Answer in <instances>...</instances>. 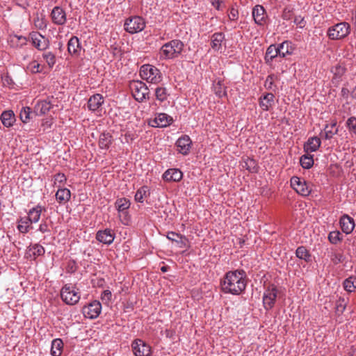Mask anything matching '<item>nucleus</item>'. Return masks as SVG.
I'll return each mask as SVG.
<instances>
[{"label": "nucleus", "mask_w": 356, "mask_h": 356, "mask_svg": "<svg viewBox=\"0 0 356 356\" xmlns=\"http://www.w3.org/2000/svg\"><path fill=\"white\" fill-rule=\"evenodd\" d=\"M184 44L179 40H172L164 44L159 51L160 58L172 59L179 56L183 51Z\"/></svg>", "instance_id": "2"}, {"label": "nucleus", "mask_w": 356, "mask_h": 356, "mask_svg": "<svg viewBox=\"0 0 356 356\" xmlns=\"http://www.w3.org/2000/svg\"><path fill=\"white\" fill-rule=\"evenodd\" d=\"M102 300L106 302L111 300L112 298V294L111 291H103L101 295Z\"/></svg>", "instance_id": "57"}, {"label": "nucleus", "mask_w": 356, "mask_h": 356, "mask_svg": "<svg viewBox=\"0 0 356 356\" xmlns=\"http://www.w3.org/2000/svg\"><path fill=\"white\" fill-rule=\"evenodd\" d=\"M62 300L68 305H74L80 300V293L76 291H60Z\"/></svg>", "instance_id": "12"}, {"label": "nucleus", "mask_w": 356, "mask_h": 356, "mask_svg": "<svg viewBox=\"0 0 356 356\" xmlns=\"http://www.w3.org/2000/svg\"><path fill=\"white\" fill-rule=\"evenodd\" d=\"M129 88L133 97L137 102H142L149 98V89L144 82L132 81L129 84Z\"/></svg>", "instance_id": "3"}, {"label": "nucleus", "mask_w": 356, "mask_h": 356, "mask_svg": "<svg viewBox=\"0 0 356 356\" xmlns=\"http://www.w3.org/2000/svg\"><path fill=\"white\" fill-rule=\"evenodd\" d=\"M102 311V305L99 301L94 300L82 308L83 316L90 319L97 318Z\"/></svg>", "instance_id": "9"}, {"label": "nucleus", "mask_w": 356, "mask_h": 356, "mask_svg": "<svg viewBox=\"0 0 356 356\" xmlns=\"http://www.w3.org/2000/svg\"><path fill=\"white\" fill-rule=\"evenodd\" d=\"M225 40V35L222 32H217L211 35V46L215 51H219L221 49L222 43Z\"/></svg>", "instance_id": "29"}, {"label": "nucleus", "mask_w": 356, "mask_h": 356, "mask_svg": "<svg viewBox=\"0 0 356 356\" xmlns=\"http://www.w3.org/2000/svg\"><path fill=\"white\" fill-rule=\"evenodd\" d=\"M296 254L298 258L303 259L306 262L311 261L312 255L305 246L298 247L296 251Z\"/></svg>", "instance_id": "37"}, {"label": "nucleus", "mask_w": 356, "mask_h": 356, "mask_svg": "<svg viewBox=\"0 0 356 356\" xmlns=\"http://www.w3.org/2000/svg\"><path fill=\"white\" fill-rule=\"evenodd\" d=\"M52 119H45L42 121L41 127L44 131H47L48 129H51V127L52 125Z\"/></svg>", "instance_id": "56"}, {"label": "nucleus", "mask_w": 356, "mask_h": 356, "mask_svg": "<svg viewBox=\"0 0 356 356\" xmlns=\"http://www.w3.org/2000/svg\"><path fill=\"white\" fill-rule=\"evenodd\" d=\"M243 167L252 173L257 172L259 169L256 160L249 157L244 161V165H243Z\"/></svg>", "instance_id": "38"}, {"label": "nucleus", "mask_w": 356, "mask_h": 356, "mask_svg": "<svg viewBox=\"0 0 356 356\" xmlns=\"http://www.w3.org/2000/svg\"><path fill=\"white\" fill-rule=\"evenodd\" d=\"M279 56L278 46L276 44H270L266 51L264 56L266 63L270 64L273 60Z\"/></svg>", "instance_id": "32"}, {"label": "nucleus", "mask_w": 356, "mask_h": 356, "mask_svg": "<svg viewBox=\"0 0 356 356\" xmlns=\"http://www.w3.org/2000/svg\"><path fill=\"white\" fill-rule=\"evenodd\" d=\"M341 93V96L347 99L348 97L350 92H349V90L348 88H342Z\"/></svg>", "instance_id": "62"}, {"label": "nucleus", "mask_w": 356, "mask_h": 356, "mask_svg": "<svg viewBox=\"0 0 356 356\" xmlns=\"http://www.w3.org/2000/svg\"><path fill=\"white\" fill-rule=\"evenodd\" d=\"M71 197V192L66 188H58L56 193V201L60 204H66Z\"/></svg>", "instance_id": "27"}, {"label": "nucleus", "mask_w": 356, "mask_h": 356, "mask_svg": "<svg viewBox=\"0 0 356 356\" xmlns=\"http://www.w3.org/2000/svg\"><path fill=\"white\" fill-rule=\"evenodd\" d=\"M29 252H31L35 258L36 257L43 255L45 251L44 248L41 245L35 244L29 249Z\"/></svg>", "instance_id": "45"}, {"label": "nucleus", "mask_w": 356, "mask_h": 356, "mask_svg": "<svg viewBox=\"0 0 356 356\" xmlns=\"http://www.w3.org/2000/svg\"><path fill=\"white\" fill-rule=\"evenodd\" d=\"M42 57L50 68H51L55 65L56 56L52 52L44 53L42 54Z\"/></svg>", "instance_id": "46"}, {"label": "nucleus", "mask_w": 356, "mask_h": 356, "mask_svg": "<svg viewBox=\"0 0 356 356\" xmlns=\"http://www.w3.org/2000/svg\"><path fill=\"white\" fill-rule=\"evenodd\" d=\"M63 342L60 339H55L51 342V354L52 356H60L62 353Z\"/></svg>", "instance_id": "36"}, {"label": "nucleus", "mask_w": 356, "mask_h": 356, "mask_svg": "<svg viewBox=\"0 0 356 356\" xmlns=\"http://www.w3.org/2000/svg\"><path fill=\"white\" fill-rule=\"evenodd\" d=\"M275 96L271 92L264 94L259 98V106L265 111H268L274 103Z\"/></svg>", "instance_id": "23"}, {"label": "nucleus", "mask_w": 356, "mask_h": 356, "mask_svg": "<svg viewBox=\"0 0 356 356\" xmlns=\"http://www.w3.org/2000/svg\"><path fill=\"white\" fill-rule=\"evenodd\" d=\"M131 348L135 356H150L152 354L151 347L140 339L132 342Z\"/></svg>", "instance_id": "10"}, {"label": "nucleus", "mask_w": 356, "mask_h": 356, "mask_svg": "<svg viewBox=\"0 0 356 356\" xmlns=\"http://www.w3.org/2000/svg\"><path fill=\"white\" fill-rule=\"evenodd\" d=\"M42 208L40 206H37L31 209L29 213L28 217L25 218L31 225L33 222H37L41 215Z\"/></svg>", "instance_id": "33"}, {"label": "nucleus", "mask_w": 356, "mask_h": 356, "mask_svg": "<svg viewBox=\"0 0 356 356\" xmlns=\"http://www.w3.org/2000/svg\"><path fill=\"white\" fill-rule=\"evenodd\" d=\"M145 27V20L143 17L139 16L129 18L124 23V29L131 34L143 31Z\"/></svg>", "instance_id": "6"}, {"label": "nucleus", "mask_w": 356, "mask_h": 356, "mask_svg": "<svg viewBox=\"0 0 356 356\" xmlns=\"http://www.w3.org/2000/svg\"><path fill=\"white\" fill-rule=\"evenodd\" d=\"M222 0H211V5L217 10H220V3Z\"/></svg>", "instance_id": "61"}, {"label": "nucleus", "mask_w": 356, "mask_h": 356, "mask_svg": "<svg viewBox=\"0 0 356 356\" xmlns=\"http://www.w3.org/2000/svg\"><path fill=\"white\" fill-rule=\"evenodd\" d=\"M275 291H266V293H264L263 302L266 309H270L275 305L277 298V293Z\"/></svg>", "instance_id": "26"}, {"label": "nucleus", "mask_w": 356, "mask_h": 356, "mask_svg": "<svg viewBox=\"0 0 356 356\" xmlns=\"http://www.w3.org/2000/svg\"><path fill=\"white\" fill-rule=\"evenodd\" d=\"M252 17L257 24L259 26L266 24L267 15L264 8L261 5L255 6L252 9Z\"/></svg>", "instance_id": "14"}, {"label": "nucleus", "mask_w": 356, "mask_h": 356, "mask_svg": "<svg viewBox=\"0 0 356 356\" xmlns=\"http://www.w3.org/2000/svg\"><path fill=\"white\" fill-rule=\"evenodd\" d=\"M39 230L42 233L49 232V229L48 228V225L46 222L41 223L39 227Z\"/></svg>", "instance_id": "60"}, {"label": "nucleus", "mask_w": 356, "mask_h": 356, "mask_svg": "<svg viewBox=\"0 0 356 356\" xmlns=\"http://www.w3.org/2000/svg\"><path fill=\"white\" fill-rule=\"evenodd\" d=\"M229 19L232 21H236L238 19V9L234 7H232L228 14Z\"/></svg>", "instance_id": "55"}, {"label": "nucleus", "mask_w": 356, "mask_h": 356, "mask_svg": "<svg viewBox=\"0 0 356 356\" xmlns=\"http://www.w3.org/2000/svg\"><path fill=\"white\" fill-rule=\"evenodd\" d=\"M347 302L344 298H339V299L336 302V314L337 315H341L344 312L346 307Z\"/></svg>", "instance_id": "44"}, {"label": "nucleus", "mask_w": 356, "mask_h": 356, "mask_svg": "<svg viewBox=\"0 0 356 356\" xmlns=\"http://www.w3.org/2000/svg\"><path fill=\"white\" fill-rule=\"evenodd\" d=\"M31 228H32V227L27 220L25 218L20 219L17 229L21 233H27Z\"/></svg>", "instance_id": "43"}, {"label": "nucleus", "mask_w": 356, "mask_h": 356, "mask_svg": "<svg viewBox=\"0 0 356 356\" xmlns=\"http://www.w3.org/2000/svg\"><path fill=\"white\" fill-rule=\"evenodd\" d=\"M113 141V136L109 132H103L99 136V147L101 149H108Z\"/></svg>", "instance_id": "30"}, {"label": "nucleus", "mask_w": 356, "mask_h": 356, "mask_svg": "<svg viewBox=\"0 0 356 356\" xmlns=\"http://www.w3.org/2000/svg\"><path fill=\"white\" fill-rule=\"evenodd\" d=\"M321 144V139L318 137H310L304 144V150L307 153L316 152L320 147Z\"/></svg>", "instance_id": "24"}, {"label": "nucleus", "mask_w": 356, "mask_h": 356, "mask_svg": "<svg viewBox=\"0 0 356 356\" xmlns=\"http://www.w3.org/2000/svg\"><path fill=\"white\" fill-rule=\"evenodd\" d=\"M291 187L300 195L308 196L312 192L309 184L304 179L298 177H293L291 179Z\"/></svg>", "instance_id": "8"}, {"label": "nucleus", "mask_w": 356, "mask_h": 356, "mask_svg": "<svg viewBox=\"0 0 356 356\" xmlns=\"http://www.w3.org/2000/svg\"><path fill=\"white\" fill-rule=\"evenodd\" d=\"M293 16V8L291 6H286L282 11V17L284 20H290Z\"/></svg>", "instance_id": "49"}, {"label": "nucleus", "mask_w": 356, "mask_h": 356, "mask_svg": "<svg viewBox=\"0 0 356 356\" xmlns=\"http://www.w3.org/2000/svg\"><path fill=\"white\" fill-rule=\"evenodd\" d=\"M167 238L172 241L177 243L180 248L186 247L185 241L186 240V238L185 236H182L180 234L174 232H170L167 234Z\"/></svg>", "instance_id": "35"}, {"label": "nucleus", "mask_w": 356, "mask_h": 356, "mask_svg": "<svg viewBox=\"0 0 356 356\" xmlns=\"http://www.w3.org/2000/svg\"><path fill=\"white\" fill-rule=\"evenodd\" d=\"M29 68L32 74H37L42 72L40 65L36 61H33L29 64Z\"/></svg>", "instance_id": "53"}, {"label": "nucleus", "mask_w": 356, "mask_h": 356, "mask_svg": "<svg viewBox=\"0 0 356 356\" xmlns=\"http://www.w3.org/2000/svg\"><path fill=\"white\" fill-rule=\"evenodd\" d=\"M104 103V97L100 94L91 96L88 101V108L90 111H97Z\"/></svg>", "instance_id": "22"}, {"label": "nucleus", "mask_w": 356, "mask_h": 356, "mask_svg": "<svg viewBox=\"0 0 356 356\" xmlns=\"http://www.w3.org/2000/svg\"><path fill=\"white\" fill-rule=\"evenodd\" d=\"M67 180L66 176L63 173H57L54 175V185L57 183L64 184Z\"/></svg>", "instance_id": "54"}, {"label": "nucleus", "mask_w": 356, "mask_h": 356, "mask_svg": "<svg viewBox=\"0 0 356 356\" xmlns=\"http://www.w3.org/2000/svg\"><path fill=\"white\" fill-rule=\"evenodd\" d=\"M350 33V25L346 22H341L327 30V35L330 40H340Z\"/></svg>", "instance_id": "5"}, {"label": "nucleus", "mask_w": 356, "mask_h": 356, "mask_svg": "<svg viewBox=\"0 0 356 356\" xmlns=\"http://www.w3.org/2000/svg\"><path fill=\"white\" fill-rule=\"evenodd\" d=\"M247 282V274L244 270L229 271L220 282L221 289H245Z\"/></svg>", "instance_id": "1"}, {"label": "nucleus", "mask_w": 356, "mask_h": 356, "mask_svg": "<svg viewBox=\"0 0 356 356\" xmlns=\"http://www.w3.org/2000/svg\"><path fill=\"white\" fill-rule=\"evenodd\" d=\"M331 261L334 264H338L343 261L344 257L343 254L339 252H332L330 255Z\"/></svg>", "instance_id": "50"}, {"label": "nucleus", "mask_w": 356, "mask_h": 356, "mask_svg": "<svg viewBox=\"0 0 356 356\" xmlns=\"http://www.w3.org/2000/svg\"><path fill=\"white\" fill-rule=\"evenodd\" d=\"M339 223L341 230L346 234H350L355 226L354 219L347 214L340 218Z\"/></svg>", "instance_id": "18"}, {"label": "nucleus", "mask_w": 356, "mask_h": 356, "mask_svg": "<svg viewBox=\"0 0 356 356\" xmlns=\"http://www.w3.org/2000/svg\"><path fill=\"white\" fill-rule=\"evenodd\" d=\"M150 190L147 186L138 188L135 194L134 199L137 202L143 203L144 198L149 196Z\"/></svg>", "instance_id": "34"}, {"label": "nucleus", "mask_w": 356, "mask_h": 356, "mask_svg": "<svg viewBox=\"0 0 356 356\" xmlns=\"http://www.w3.org/2000/svg\"><path fill=\"white\" fill-rule=\"evenodd\" d=\"M346 126L350 131L355 134H356V118L350 117L346 121Z\"/></svg>", "instance_id": "51"}, {"label": "nucleus", "mask_w": 356, "mask_h": 356, "mask_svg": "<svg viewBox=\"0 0 356 356\" xmlns=\"http://www.w3.org/2000/svg\"><path fill=\"white\" fill-rule=\"evenodd\" d=\"M31 109L30 107H24L20 111L19 118L24 123H26L30 119Z\"/></svg>", "instance_id": "47"}, {"label": "nucleus", "mask_w": 356, "mask_h": 356, "mask_svg": "<svg viewBox=\"0 0 356 356\" xmlns=\"http://www.w3.org/2000/svg\"><path fill=\"white\" fill-rule=\"evenodd\" d=\"M81 45L78 37L72 36L67 42V51L72 56L78 57L80 56Z\"/></svg>", "instance_id": "17"}, {"label": "nucleus", "mask_w": 356, "mask_h": 356, "mask_svg": "<svg viewBox=\"0 0 356 356\" xmlns=\"http://www.w3.org/2000/svg\"><path fill=\"white\" fill-rule=\"evenodd\" d=\"M79 268V266L74 259H70L66 261L65 270L67 273H74Z\"/></svg>", "instance_id": "40"}, {"label": "nucleus", "mask_w": 356, "mask_h": 356, "mask_svg": "<svg viewBox=\"0 0 356 356\" xmlns=\"http://www.w3.org/2000/svg\"><path fill=\"white\" fill-rule=\"evenodd\" d=\"M52 105L47 100L38 101L35 106L34 111L37 115H44L50 111Z\"/></svg>", "instance_id": "28"}, {"label": "nucleus", "mask_w": 356, "mask_h": 356, "mask_svg": "<svg viewBox=\"0 0 356 356\" xmlns=\"http://www.w3.org/2000/svg\"><path fill=\"white\" fill-rule=\"evenodd\" d=\"M1 121L5 127H12L15 122V117L13 111L11 110L3 111L1 115Z\"/></svg>", "instance_id": "31"}, {"label": "nucleus", "mask_w": 356, "mask_h": 356, "mask_svg": "<svg viewBox=\"0 0 356 356\" xmlns=\"http://www.w3.org/2000/svg\"><path fill=\"white\" fill-rule=\"evenodd\" d=\"M173 119L166 113H159L152 121L151 126L154 127H165L171 124Z\"/></svg>", "instance_id": "16"}, {"label": "nucleus", "mask_w": 356, "mask_h": 356, "mask_svg": "<svg viewBox=\"0 0 356 356\" xmlns=\"http://www.w3.org/2000/svg\"><path fill=\"white\" fill-rule=\"evenodd\" d=\"M140 75L143 79L152 83H158L162 80L160 70L152 65H143L140 67Z\"/></svg>", "instance_id": "4"}, {"label": "nucleus", "mask_w": 356, "mask_h": 356, "mask_svg": "<svg viewBox=\"0 0 356 356\" xmlns=\"http://www.w3.org/2000/svg\"><path fill=\"white\" fill-rule=\"evenodd\" d=\"M277 46L279 56L282 58H285L288 55H291L294 50V48L292 47V43L288 40L284 41Z\"/></svg>", "instance_id": "25"}, {"label": "nucleus", "mask_w": 356, "mask_h": 356, "mask_svg": "<svg viewBox=\"0 0 356 356\" xmlns=\"http://www.w3.org/2000/svg\"><path fill=\"white\" fill-rule=\"evenodd\" d=\"M338 131L339 129L338 127H337V121H334L330 124H325L323 131H322L320 135L325 140H330L334 135L337 134Z\"/></svg>", "instance_id": "21"}, {"label": "nucleus", "mask_w": 356, "mask_h": 356, "mask_svg": "<svg viewBox=\"0 0 356 356\" xmlns=\"http://www.w3.org/2000/svg\"><path fill=\"white\" fill-rule=\"evenodd\" d=\"M225 293H231L234 295H240L241 294V292L243 291H238V290H236V291H223Z\"/></svg>", "instance_id": "63"}, {"label": "nucleus", "mask_w": 356, "mask_h": 356, "mask_svg": "<svg viewBox=\"0 0 356 356\" xmlns=\"http://www.w3.org/2000/svg\"><path fill=\"white\" fill-rule=\"evenodd\" d=\"M344 289H350V288L356 289V277L350 276L346 279L343 282Z\"/></svg>", "instance_id": "48"}, {"label": "nucleus", "mask_w": 356, "mask_h": 356, "mask_svg": "<svg viewBox=\"0 0 356 356\" xmlns=\"http://www.w3.org/2000/svg\"><path fill=\"white\" fill-rule=\"evenodd\" d=\"M314 156L310 154H304L300 157V163L305 169H310L314 165Z\"/></svg>", "instance_id": "39"}, {"label": "nucleus", "mask_w": 356, "mask_h": 356, "mask_svg": "<svg viewBox=\"0 0 356 356\" xmlns=\"http://www.w3.org/2000/svg\"><path fill=\"white\" fill-rule=\"evenodd\" d=\"M328 240L332 244H337L342 241V236L339 231L330 232L328 235Z\"/></svg>", "instance_id": "42"}, {"label": "nucleus", "mask_w": 356, "mask_h": 356, "mask_svg": "<svg viewBox=\"0 0 356 356\" xmlns=\"http://www.w3.org/2000/svg\"><path fill=\"white\" fill-rule=\"evenodd\" d=\"M192 141L187 135L181 136L176 142L177 151L183 155L188 154L191 148Z\"/></svg>", "instance_id": "15"}, {"label": "nucleus", "mask_w": 356, "mask_h": 356, "mask_svg": "<svg viewBox=\"0 0 356 356\" xmlns=\"http://www.w3.org/2000/svg\"><path fill=\"white\" fill-rule=\"evenodd\" d=\"M52 22L56 25H64L67 22L66 13L63 8L60 6H56L51 13Z\"/></svg>", "instance_id": "13"}, {"label": "nucleus", "mask_w": 356, "mask_h": 356, "mask_svg": "<svg viewBox=\"0 0 356 356\" xmlns=\"http://www.w3.org/2000/svg\"><path fill=\"white\" fill-rule=\"evenodd\" d=\"M214 90L216 95L220 97L226 95V91L220 82H218V83L214 86Z\"/></svg>", "instance_id": "52"}, {"label": "nucleus", "mask_w": 356, "mask_h": 356, "mask_svg": "<svg viewBox=\"0 0 356 356\" xmlns=\"http://www.w3.org/2000/svg\"><path fill=\"white\" fill-rule=\"evenodd\" d=\"M130 205V201L125 197L118 198L115 202V206L120 213L119 216L120 218H122L121 221L124 225H127L129 221L130 217L128 213V209Z\"/></svg>", "instance_id": "7"}, {"label": "nucleus", "mask_w": 356, "mask_h": 356, "mask_svg": "<svg viewBox=\"0 0 356 356\" xmlns=\"http://www.w3.org/2000/svg\"><path fill=\"white\" fill-rule=\"evenodd\" d=\"M18 40H23L24 42H23V44H26V42H27V38L24 36H18L17 37Z\"/></svg>", "instance_id": "64"}, {"label": "nucleus", "mask_w": 356, "mask_h": 356, "mask_svg": "<svg viewBox=\"0 0 356 356\" xmlns=\"http://www.w3.org/2000/svg\"><path fill=\"white\" fill-rule=\"evenodd\" d=\"M273 84V76L272 75H269L267 76V78L265 81L264 86L267 89H271Z\"/></svg>", "instance_id": "59"}, {"label": "nucleus", "mask_w": 356, "mask_h": 356, "mask_svg": "<svg viewBox=\"0 0 356 356\" xmlns=\"http://www.w3.org/2000/svg\"><path fill=\"white\" fill-rule=\"evenodd\" d=\"M182 177L181 171L177 168L168 169L163 175V179L166 181H179Z\"/></svg>", "instance_id": "20"}, {"label": "nucleus", "mask_w": 356, "mask_h": 356, "mask_svg": "<svg viewBox=\"0 0 356 356\" xmlns=\"http://www.w3.org/2000/svg\"><path fill=\"white\" fill-rule=\"evenodd\" d=\"M294 23L296 24V25H298L300 28H302L305 26V21L304 19V17H301V16H296L294 18Z\"/></svg>", "instance_id": "58"}, {"label": "nucleus", "mask_w": 356, "mask_h": 356, "mask_svg": "<svg viewBox=\"0 0 356 356\" xmlns=\"http://www.w3.org/2000/svg\"><path fill=\"white\" fill-rule=\"evenodd\" d=\"M115 238V234L111 229H105L104 230H99L97 232L96 239L104 244H111L113 243Z\"/></svg>", "instance_id": "19"}, {"label": "nucleus", "mask_w": 356, "mask_h": 356, "mask_svg": "<svg viewBox=\"0 0 356 356\" xmlns=\"http://www.w3.org/2000/svg\"><path fill=\"white\" fill-rule=\"evenodd\" d=\"M155 96L156 99L161 102L166 100L168 96L166 88L163 87H157L155 89Z\"/></svg>", "instance_id": "41"}, {"label": "nucleus", "mask_w": 356, "mask_h": 356, "mask_svg": "<svg viewBox=\"0 0 356 356\" xmlns=\"http://www.w3.org/2000/svg\"><path fill=\"white\" fill-rule=\"evenodd\" d=\"M29 40H30L32 44L40 51H44L49 46V40L38 31L30 33Z\"/></svg>", "instance_id": "11"}]
</instances>
